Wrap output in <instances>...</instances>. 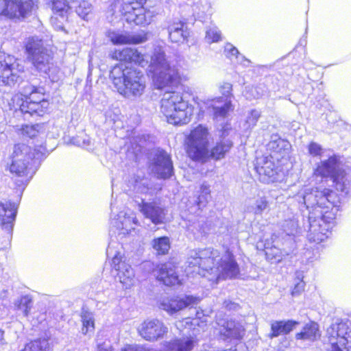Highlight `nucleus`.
Instances as JSON below:
<instances>
[{
	"mask_svg": "<svg viewBox=\"0 0 351 351\" xmlns=\"http://www.w3.org/2000/svg\"><path fill=\"white\" fill-rule=\"evenodd\" d=\"M296 199L307 209L312 208L308 215V239L317 243L324 241L335 226L340 197L328 189L304 187Z\"/></svg>",
	"mask_w": 351,
	"mask_h": 351,
	"instance_id": "1",
	"label": "nucleus"
},
{
	"mask_svg": "<svg viewBox=\"0 0 351 351\" xmlns=\"http://www.w3.org/2000/svg\"><path fill=\"white\" fill-rule=\"evenodd\" d=\"M186 263L188 274L210 275L209 280L216 283L220 280L237 278L240 273L239 265L229 250L221 256L217 250L210 247L193 250L189 254Z\"/></svg>",
	"mask_w": 351,
	"mask_h": 351,
	"instance_id": "2",
	"label": "nucleus"
},
{
	"mask_svg": "<svg viewBox=\"0 0 351 351\" xmlns=\"http://www.w3.org/2000/svg\"><path fill=\"white\" fill-rule=\"evenodd\" d=\"M114 60L134 62L142 67L148 66V75L151 77L154 87L162 90L170 86L179 77L178 69L167 59L160 47L154 48L150 56L143 54L136 49L126 47L116 49L111 53Z\"/></svg>",
	"mask_w": 351,
	"mask_h": 351,
	"instance_id": "3",
	"label": "nucleus"
},
{
	"mask_svg": "<svg viewBox=\"0 0 351 351\" xmlns=\"http://www.w3.org/2000/svg\"><path fill=\"white\" fill-rule=\"evenodd\" d=\"M110 78L118 93L128 99L140 97L146 88V80L143 73L123 64L112 68Z\"/></svg>",
	"mask_w": 351,
	"mask_h": 351,
	"instance_id": "4",
	"label": "nucleus"
},
{
	"mask_svg": "<svg viewBox=\"0 0 351 351\" xmlns=\"http://www.w3.org/2000/svg\"><path fill=\"white\" fill-rule=\"evenodd\" d=\"M25 48L27 59L35 69L47 74L54 81L58 69L54 66L51 51L45 47L43 40L34 36L28 38Z\"/></svg>",
	"mask_w": 351,
	"mask_h": 351,
	"instance_id": "5",
	"label": "nucleus"
},
{
	"mask_svg": "<svg viewBox=\"0 0 351 351\" xmlns=\"http://www.w3.org/2000/svg\"><path fill=\"white\" fill-rule=\"evenodd\" d=\"M160 111L169 123L186 124L191 121L192 110L182 94L176 91L165 92L160 101Z\"/></svg>",
	"mask_w": 351,
	"mask_h": 351,
	"instance_id": "6",
	"label": "nucleus"
},
{
	"mask_svg": "<svg viewBox=\"0 0 351 351\" xmlns=\"http://www.w3.org/2000/svg\"><path fill=\"white\" fill-rule=\"evenodd\" d=\"M314 173L322 178H330L336 189L341 192L343 195H348L351 192V184L337 156L333 155L327 160H322L317 164Z\"/></svg>",
	"mask_w": 351,
	"mask_h": 351,
	"instance_id": "7",
	"label": "nucleus"
},
{
	"mask_svg": "<svg viewBox=\"0 0 351 351\" xmlns=\"http://www.w3.org/2000/svg\"><path fill=\"white\" fill-rule=\"evenodd\" d=\"M40 154L33 152L31 147L25 144L15 145L10 156V171L19 177L26 178V182L33 176L35 171L32 169L31 162L38 160Z\"/></svg>",
	"mask_w": 351,
	"mask_h": 351,
	"instance_id": "8",
	"label": "nucleus"
},
{
	"mask_svg": "<svg viewBox=\"0 0 351 351\" xmlns=\"http://www.w3.org/2000/svg\"><path fill=\"white\" fill-rule=\"evenodd\" d=\"M119 244L112 241L109 243L106 254L112 258V267L116 271V277L125 289H130L135 285L136 278L134 269L123 260L122 253L117 250Z\"/></svg>",
	"mask_w": 351,
	"mask_h": 351,
	"instance_id": "9",
	"label": "nucleus"
},
{
	"mask_svg": "<svg viewBox=\"0 0 351 351\" xmlns=\"http://www.w3.org/2000/svg\"><path fill=\"white\" fill-rule=\"evenodd\" d=\"M329 351H351V324L337 319L326 330Z\"/></svg>",
	"mask_w": 351,
	"mask_h": 351,
	"instance_id": "10",
	"label": "nucleus"
},
{
	"mask_svg": "<svg viewBox=\"0 0 351 351\" xmlns=\"http://www.w3.org/2000/svg\"><path fill=\"white\" fill-rule=\"evenodd\" d=\"M208 130L202 125L193 129L187 141V154L194 160L204 161L208 158Z\"/></svg>",
	"mask_w": 351,
	"mask_h": 351,
	"instance_id": "11",
	"label": "nucleus"
},
{
	"mask_svg": "<svg viewBox=\"0 0 351 351\" xmlns=\"http://www.w3.org/2000/svg\"><path fill=\"white\" fill-rule=\"evenodd\" d=\"M23 66L12 56L0 57V86L13 87L22 80Z\"/></svg>",
	"mask_w": 351,
	"mask_h": 351,
	"instance_id": "12",
	"label": "nucleus"
},
{
	"mask_svg": "<svg viewBox=\"0 0 351 351\" xmlns=\"http://www.w3.org/2000/svg\"><path fill=\"white\" fill-rule=\"evenodd\" d=\"M221 88L224 97L208 99L205 102L208 113L217 123L224 120L228 112L232 110L231 101L228 98L232 90V85L230 83H224Z\"/></svg>",
	"mask_w": 351,
	"mask_h": 351,
	"instance_id": "13",
	"label": "nucleus"
},
{
	"mask_svg": "<svg viewBox=\"0 0 351 351\" xmlns=\"http://www.w3.org/2000/svg\"><path fill=\"white\" fill-rule=\"evenodd\" d=\"M10 105L14 110H19L22 113L29 114L30 115L42 116L48 107V102L44 99L43 95H38V99L24 100L23 95L16 94L12 99Z\"/></svg>",
	"mask_w": 351,
	"mask_h": 351,
	"instance_id": "14",
	"label": "nucleus"
},
{
	"mask_svg": "<svg viewBox=\"0 0 351 351\" xmlns=\"http://www.w3.org/2000/svg\"><path fill=\"white\" fill-rule=\"evenodd\" d=\"M33 6L32 0H0V19L25 18Z\"/></svg>",
	"mask_w": 351,
	"mask_h": 351,
	"instance_id": "15",
	"label": "nucleus"
},
{
	"mask_svg": "<svg viewBox=\"0 0 351 351\" xmlns=\"http://www.w3.org/2000/svg\"><path fill=\"white\" fill-rule=\"evenodd\" d=\"M217 324L219 337L223 341L240 340L245 334L243 326L234 320L219 319Z\"/></svg>",
	"mask_w": 351,
	"mask_h": 351,
	"instance_id": "16",
	"label": "nucleus"
},
{
	"mask_svg": "<svg viewBox=\"0 0 351 351\" xmlns=\"http://www.w3.org/2000/svg\"><path fill=\"white\" fill-rule=\"evenodd\" d=\"M139 335L147 341L162 338L168 331L167 327L158 319H147L137 328Z\"/></svg>",
	"mask_w": 351,
	"mask_h": 351,
	"instance_id": "17",
	"label": "nucleus"
},
{
	"mask_svg": "<svg viewBox=\"0 0 351 351\" xmlns=\"http://www.w3.org/2000/svg\"><path fill=\"white\" fill-rule=\"evenodd\" d=\"M199 302L198 298L192 295H185L183 298L165 297L160 300L159 307L169 315H173L186 307H193Z\"/></svg>",
	"mask_w": 351,
	"mask_h": 351,
	"instance_id": "18",
	"label": "nucleus"
},
{
	"mask_svg": "<svg viewBox=\"0 0 351 351\" xmlns=\"http://www.w3.org/2000/svg\"><path fill=\"white\" fill-rule=\"evenodd\" d=\"M272 157L261 156L256 158L255 170L259 176V180L263 183L276 181L277 170Z\"/></svg>",
	"mask_w": 351,
	"mask_h": 351,
	"instance_id": "19",
	"label": "nucleus"
},
{
	"mask_svg": "<svg viewBox=\"0 0 351 351\" xmlns=\"http://www.w3.org/2000/svg\"><path fill=\"white\" fill-rule=\"evenodd\" d=\"M220 128V138L219 142L217 143L216 145L211 149L210 153H208V157L219 160L223 158L227 152H229L232 146V141L230 138H226L229 136L231 132L230 124L226 121L219 124Z\"/></svg>",
	"mask_w": 351,
	"mask_h": 351,
	"instance_id": "20",
	"label": "nucleus"
},
{
	"mask_svg": "<svg viewBox=\"0 0 351 351\" xmlns=\"http://www.w3.org/2000/svg\"><path fill=\"white\" fill-rule=\"evenodd\" d=\"M138 208L144 217L150 219L153 223H164L166 216L165 209L156 202H147L142 199L141 203L138 204Z\"/></svg>",
	"mask_w": 351,
	"mask_h": 351,
	"instance_id": "21",
	"label": "nucleus"
},
{
	"mask_svg": "<svg viewBox=\"0 0 351 351\" xmlns=\"http://www.w3.org/2000/svg\"><path fill=\"white\" fill-rule=\"evenodd\" d=\"M151 169L158 178H169L173 172V165L169 155L164 151L159 152Z\"/></svg>",
	"mask_w": 351,
	"mask_h": 351,
	"instance_id": "22",
	"label": "nucleus"
},
{
	"mask_svg": "<svg viewBox=\"0 0 351 351\" xmlns=\"http://www.w3.org/2000/svg\"><path fill=\"white\" fill-rule=\"evenodd\" d=\"M158 281L166 286H175L181 284V280L176 271V267L170 263L162 264L154 271Z\"/></svg>",
	"mask_w": 351,
	"mask_h": 351,
	"instance_id": "23",
	"label": "nucleus"
},
{
	"mask_svg": "<svg viewBox=\"0 0 351 351\" xmlns=\"http://www.w3.org/2000/svg\"><path fill=\"white\" fill-rule=\"evenodd\" d=\"M128 186L131 191L139 195L151 194L152 191L150 180L140 171L130 177Z\"/></svg>",
	"mask_w": 351,
	"mask_h": 351,
	"instance_id": "24",
	"label": "nucleus"
},
{
	"mask_svg": "<svg viewBox=\"0 0 351 351\" xmlns=\"http://www.w3.org/2000/svg\"><path fill=\"white\" fill-rule=\"evenodd\" d=\"M17 207L10 202L0 203V223L8 233H11L16 215Z\"/></svg>",
	"mask_w": 351,
	"mask_h": 351,
	"instance_id": "25",
	"label": "nucleus"
},
{
	"mask_svg": "<svg viewBox=\"0 0 351 351\" xmlns=\"http://www.w3.org/2000/svg\"><path fill=\"white\" fill-rule=\"evenodd\" d=\"M112 223L123 234H130L135 230V226L138 225L136 215L132 211L120 212Z\"/></svg>",
	"mask_w": 351,
	"mask_h": 351,
	"instance_id": "26",
	"label": "nucleus"
},
{
	"mask_svg": "<svg viewBox=\"0 0 351 351\" xmlns=\"http://www.w3.org/2000/svg\"><path fill=\"white\" fill-rule=\"evenodd\" d=\"M108 38L114 45L139 44L147 40L145 34H132L111 32L108 34Z\"/></svg>",
	"mask_w": 351,
	"mask_h": 351,
	"instance_id": "27",
	"label": "nucleus"
},
{
	"mask_svg": "<svg viewBox=\"0 0 351 351\" xmlns=\"http://www.w3.org/2000/svg\"><path fill=\"white\" fill-rule=\"evenodd\" d=\"M194 347L192 337H183L167 343L162 349L156 351H191Z\"/></svg>",
	"mask_w": 351,
	"mask_h": 351,
	"instance_id": "28",
	"label": "nucleus"
},
{
	"mask_svg": "<svg viewBox=\"0 0 351 351\" xmlns=\"http://www.w3.org/2000/svg\"><path fill=\"white\" fill-rule=\"evenodd\" d=\"M295 246L290 245L288 249L284 248L282 250L278 248L276 245L269 247V243L265 244V256L267 259L272 263H279L285 256H288L290 253L293 252Z\"/></svg>",
	"mask_w": 351,
	"mask_h": 351,
	"instance_id": "29",
	"label": "nucleus"
},
{
	"mask_svg": "<svg viewBox=\"0 0 351 351\" xmlns=\"http://www.w3.org/2000/svg\"><path fill=\"white\" fill-rule=\"evenodd\" d=\"M298 322L293 320L288 321H276L272 322L271 325V333L269 337L274 338L280 335H286L293 330Z\"/></svg>",
	"mask_w": 351,
	"mask_h": 351,
	"instance_id": "30",
	"label": "nucleus"
},
{
	"mask_svg": "<svg viewBox=\"0 0 351 351\" xmlns=\"http://www.w3.org/2000/svg\"><path fill=\"white\" fill-rule=\"evenodd\" d=\"M169 39L172 43H182L188 36V33L184 29V23L181 21L173 22L168 27Z\"/></svg>",
	"mask_w": 351,
	"mask_h": 351,
	"instance_id": "31",
	"label": "nucleus"
},
{
	"mask_svg": "<svg viewBox=\"0 0 351 351\" xmlns=\"http://www.w3.org/2000/svg\"><path fill=\"white\" fill-rule=\"evenodd\" d=\"M318 324L311 322L305 325L302 330L295 335L297 339L314 341L320 337Z\"/></svg>",
	"mask_w": 351,
	"mask_h": 351,
	"instance_id": "32",
	"label": "nucleus"
},
{
	"mask_svg": "<svg viewBox=\"0 0 351 351\" xmlns=\"http://www.w3.org/2000/svg\"><path fill=\"white\" fill-rule=\"evenodd\" d=\"M282 228L285 235L289 237L290 245L295 246L294 237L298 232V221L295 218L285 220Z\"/></svg>",
	"mask_w": 351,
	"mask_h": 351,
	"instance_id": "33",
	"label": "nucleus"
},
{
	"mask_svg": "<svg viewBox=\"0 0 351 351\" xmlns=\"http://www.w3.org/2000/svg\"><path fill=\"white\" fill-rule=\"evenodd\" d=\"M223 53L226 58L231 60L235 59L237 62L243 64L245 66H249L250 60L241 55L238 49L231 43H228L225 45Z\"/></svg>",
	"mask_w": 351,
	"mask_h": 351,
	"instance_id": "34",
	"label": "nucleus"
},
{
	"mask_svg": "<svg viewBox=\"0 0 351 351\" xmlns=\"http://www.w3.org/2000/svg\"><path fill=\"white\" fill-rule=\"evenodd\" d=\"M51 347L47 339H38L27 343L21 351H50Z\"/></svg>",
	"mask_w": 351,
	"mask_h": 351,
	"instance_id": "35",
	"label": "nucleus"
},
{
	"mask_svg": "<svg viewBox=\"0 0 351 351\" xmlns=\"http://www.w3.org/2000/svg\"><path fill=\"white\" fill-rule=\"evenodd\" d=\"M82 328V332L86 335L89 332H93L95 328L94 316L92 313L84 311L81 315Z\"/></svg>",
	"mask_w": 351,
	"mask_h": 351,
	"instance_id": "36",
	"label": "nucleus"
},
{
	"mask_svg": "<svg viewBox=\"0 0 351 351\" xmlns=\"http://www.w3.org/2000/svg\"><path fill=\"white\" fill-rule=\"evenodd\" d=\"M268 202L265 197H261L254 201V202L247 205L246 211L255 215H261L267 208Z\"/></svg>",
	"mask_w": 351,
	"mask_h": 351,
	"instance_id": "37",
	"label": "nucleus"
},
{
	"mask_svg": "<svg viewBox=\"0 0 351 351\" xmlns=\"http://www.w3.org/2000/svg\"><path fill=\"white\" fill-rule=\"evenodd\" d=\"M152 247L158 254H165L170 248V241L167 237H161L152 241Z\"/></svg>",
	"mask_w": 351,
	"mask_h": 351,
	"instance_id": "38",
	"label": "nucleus"
},
{
	"mask_svg": "<svg viewBox=\"0 0 351 351\" xmlns=\"http://www.w3.org/2000/svg\"><path fill=\"white\" fill-rule=\"evenodd\" d=\"M204 39L208 44L218 43L222 39L221 31L216 26L208 27L206 31Z\"/></svg>",
	"mask_w": 351,
	"mask_h": 351,
	"instance_id": "39",
	"label": "nucleus"
},
{
	"mask_svg": "<svg viewBox=\"0 0 351 351\" xmlns=\"http://www.w3.org/2000/svg\"><path fill=\"white\" fill-rule=\"evenodd\" d=\"M51 3L53 13L60 16H64L71 9V5L64 0H51Z\"/></svg>",
	"mask_w": 351,
	"mask_h": 351,
	"instance_id": "40",
	"label": "nucleus"
},
{
	"mask_svg": "<svg viewBox=\"0 0 351 351\" xmlns=\"http://www.w3.org/2000/svg\"><path fill=\"white\" fill-rule=\"evenodd\" d=\"M79 5L75 7V12L84 20H88V16L92 13L93 6L87 1H79Z\"/></svg>",
	"mask_w": 351,
	"mask_h": 351,
	"instance_id": "41",
	"label": "nucleus"
},
{
	"mask_svg": "<svg viewBox=\"0 0 351 351\" xmlns=\"http://www.w3.org/2000/svg\"><path fill=\"white\" fill-rule=\"evenodd\" d=\"M136 12L135 25H145L151 23L152 14L149 11H146L143 8H138Z\"/></svg>",
	"mask_w": 351,
	"mask_h": 351,
	"instance_id": "42",
	"label": "nucleus"
},
{
	"mask_svg": "<svg viewBox=\"0 0 351 351\" xmlns=\"http://www.w3.org/2000/svg\"><path fill=\"white\" fill-rule=\"evenodd\" d=\"M199 193L200 194L197 199V204L199 208H202L205 206L211 197L210 186L206 184H202L199 189Z\"/></svg>",
	"mask_w": 351,
	"mask_h": 351,
	"instance_id": "43",
	"label": "nucleus"
},
{
	"mask_svg": "<svg viewBox=\"0 0 351 351\" xmlns=\"http://www.w3.org/2000/svg\"><path fill=\"white\" fill-rule=\"evenodd\" d=\"M288 145L287 141L278 138L274 139L268 143V149L274 153H281L282 150L285 149Z\"/></svg>",
	"mask_w": 351,
	"mask_h": 351,
	"instance_id": "44",
	"label": "nucleus"
},
{
	"mask_svg": "<svg viewBox=\"0 0 351 351\" xmlns=\"http://www.w3.org/2000/svg\"><path fill=\"white\" fill-rule=\"evenodd\" d=\"M40 128V126L39 125H25L21 127L20 132L21 135L24 137L33 138L37 136Z\"/></svg>",
	"mask_w": 351,
	"mask_h": 351,
	"instance_id": "45",
	"label": "nucleus"
},
{
	"mask_svg": "<svg viewBox=\"0 0 351 351\" xmlns=\"http://www.w3.org/2000/svg\"><path fill=\"white\" fill-rule=\"evenodd\" d=\"M38 88L35 87L31 84H27L23 88L22 93H18L19 95H23L24 100H30L35 98V91Z\"/></svg>",
	"mask_w": 351,
	"mask_h": 351,
	"instance_id": "46",
	"label": "nucleus"
},
{
	"mask_svg": "<svg viewBox=\"0 0 351 351\" xmlns=\"http://www.w3.org/2000/svg\"><path fill=\"white\" fill-rule=\"evenodd\" d=\"M308 151L309 154L314 157H322L324 153V149L322 146L315 142H311L309 143L308 145Z\"/></svg>",
	"mask_w": 351,
	"mask_h": 351,
	"instance_id": "47",
	"label": "nucleus"
},
{
	"mask_svg": "<svg viewBox=\"0 0 351 351\" xmlns=\"http://www.w3.org/2000/svg\"><path fill=\"white\" fill-rule=\"evenodd\" d=\"M260 117V111L257 110H252L247 117L246 121L250 126H254L258 121Z\"/></svg>",
	"mask_w": 351,
	"mask_h": 351,
	"instance_id": "48",
	"label": "nucleus"
},
{
	"mask_svg": "<svg viewBox=\"0 0 351 351\" xmlns=\"http://www.w3.org/2000/svg\"><path fill=\"white\" fill-rule=\"evenodd\" d=\"M72 143L79 147H86L90 145V141L86 136H77L72 139Z\"/></svg>",
	"mask_w": 351,
	"mask_h": 351,
	"instance_id": "49",
	"label": "nucleus"
},
{
	"mask_svg": "<svg viewBox=\"0 0 351 351\" xmlns=\"http://www.w3.org/2000/svg\"><path fill=\"white\" fill-rule=\"evenodd\" d=\"M136 8L134 7H132L131 8V10H128L125 12V14H124V18H125V20L128 23H134L135 24L136 23V16L137 14V12H136Z\"/></svg>",
	"mask_w": 351,
	"mask_h": 351,
	"instance_id": "50",
	"label": "nucleus"
},
{
	"mask_svg": "<svg viewBox=\"0 0 351 351\" xmlns=\"http://www.w3.org/2000/svg\"><path fill=\"white\" fill-rule=\"evenodd\" d=\"M121 351H156V349L148 348L139 345H127Z\"/></svg>",
	"mask_w": 351,
	"mask_h": 351,
	"instance_id": "51",
	"label": "nucleus"
},
{
	"mask_svg": "<svg viewBox=\"0 0 351 351\" xmlns=\"http://www.w3.org/2000/svg\"><path fill=\"white\" fill-rule=\"evenodd\" d=\"M32 303V300L27 298V297H24L21 299V304L22 306H25V308L24 309V314L25 315H28V312H29V308H30V304Z\"/></svg>",
	"mask_w": 351,
	"mask_h": 351,
	"instance_id": "52",
	"label": "nucleus"
},
{
	"mask_svg": "<svg viewBox=\"0 0 351 351\" xmlns=\"http://www.w3.org/2000/svg\"><path fill=\"white\" fill-rule=\"evenodd\" d=\"M304 282L303 281H300V282H298L295 285V286L292 291V294L295 295L296 293H300L302 290L304 289Z\"/></svg>",
	"mask_w": 351,
	"mask_h": 351,
	"instance_id": "53",
	"label": "nucleus"
},
{
	"mask_svg": "<svg viewBox=\"0 0 351 351\" xmlns=\"http://www.w3.org/2000/svg\"><path fill=\"white\" fill-rule=\"evenodd\" d=\"M43 95L44 96V94H43V88H38L36 91H35V98H34V100H38V95Z\"/></svg>",
	"mask_w": 351,
	"mask_h": 351,
	"instance_id": "54",
	"label": "nucleus"
},
{
	"mask_svg": "<svg viewBox=\"0 0 351 351\" xmlns=\"http://www.w3.org/2000/svg\"><path fill=\"white\" fill-rule=\"evenodd\" d=\"M97 351H112V349L111 347L108 348H99Z\"/></svg>",
	"mask_w": 351,
	"mask_h": 351,
	"instance_id": "55",
	"label": "nucleus"
},
{
	"mask_svg": "<svg viewBox=\"0 0 351 351\" xmlns=\"http://www.w3.org/2000/svg\"><path fill=\"white\" fill-rule=\"evenodd\" d=\"M261 96V94L256 91V95H254V98H258Z\"/></svg>",
	"mask_w": 351,
	"mask_h": 351,
	"instance_id": "56",
	"label": "nucleus"
},
{
	"mask_svg": "<svg viewBox=\"0 0 351 351\" xmlns=\"http://www.w3.org/2000/svg\"><path fill=\"white\" fill-rule=\"evenodd\" d=\"M221 351H237L236 349H226V350H223Z\"/></svg>",
	"mask_w": 351,
	"mask_h": 351,
	"instance_id": "57",
	"label": "nucleus"
},
{
	"mask_svg": "<svg viewBox=\"0 0 351 351\" xmlns=\"http://www.w3.org/2000/svg\"><path fill=\"white\" fill-rule=\"evenodd\" d=\"M3 332L1 330H0V337H1H1H2V336H3Z\"/></svg>",
	"mask_w": 351,
	"mask_h": 351,
	"instance_id": "58",
	"label": "nucleus"
},
{
	"mask_svg": "<svg viewBox=\"0 0 351 351\" xmlns=\"http://www.w3.org/2000/svg\"><path fill=\"white\" fill-rule=\"evenodd\" d=\"M256 90V88H252V90Z\"/></svg>",
	"mask_w": 351,
	"mask_h": 351,
	"instance_id": "59",
	"label": "nucleus"
}]
</instances>
